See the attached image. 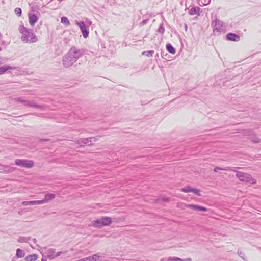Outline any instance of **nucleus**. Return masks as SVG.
<instances>
[{
	"label": "nucleus",
	"mask_w": 261,
	"mask_h": 261,
	"mask_svg": "<svg viewBox=\"0 0 261 261\" xmlns=\"http://www.w3.org/2000/svg\"><path fill=\"white\" fill-rule=\"evenodd\" d=\"M84 54V50L83 49L71 47L68 53L63 57V66L66 68L70 67Z\"/></svg>",
	"instance_id": "nucleus-1"
},
{
	"label": "nucleus",
	"mask_w": 261,
	"mask_h": 261,
	"mask_svg": "<svg viewBox=\"0 0 261 261\" xmlns=\"http://www.w3.org/2000/svg\"><path fill=\"white\" fill-rule=\"evenodd\" d=\"M18 30L22 34L21 39L23 43L32 44L38 41L37 37L33 30L28 29L23 25H20Z\"/></svg>",
	"instance_id": "nucleus-2"
},
{
	"label": "nucleus",
	"mask_w": 261,
	"mask_h": 261,
	"mask_svg": "<svg viewBox=\"0 0 261 261\" xmlns=\"http://www.w3.org/2000/svg\"><path fill=\"white\" fill-rule=\"evenodd\" d=\"M213 27V33L215 35H220L221 33L227 31V25L218 18H215L212 22Z\"/></svg>",
	"instance_id": "nucleus-3"
},
{
	"label": "nucleus",
	"mask_w": 261,
	"mask_h": 261,
	"mask_svg": "<svg viewBox=\"0 0 261 261\" xmlns=\"http://www.w3.org/2000/svg\"><path fill=\"white\" fill-rule=\"evenodd\" d=\"M112 223V220L110 217H103L92 222L93 226L97 228L101 227L103 226H109Z\"/></svg>",
	"instance_id": "nucleus-4"
},
{
	"label": "nucleus",
	"mask_w": 261,
	"mask_h": 261,
	"mask_svg": "<svg viewBox=\"0 0 261 261\" xmlns=\"http://www.w3.org/2000/svg\"><path fill=\"white\" fill-rule=\"evenodd\" d=\"M236 176L242 181H245L251 184H254L255 182V180L252 178L250 174L242 172H237Z\"/></svg>",
	"instance_id": "nucleus-5"
},
{
	"label": "nucleus",
	"mask_w": 261,
	"mask_h": 261,
	"mask_svg": "<svg viewBox=\"0 0 261 261\" xmlns=\"http://www.w3.org/2000/svg\"><path fill=\"white\" fill-rule=\"evenodd\" d=\"M15 163L17 166L27 168H31L34 165L33 161L26 159H16Z\"/></svg>",
	"instance_id": "nucleus-6"
},
{
	"label": "nucleus",
	"mask_w": 261,
	"mask_h": 261,
	"mask_svg": "<svg viewBox=\"0 0 261 261\" xmlns=\"http://www.w3.org/2000/svg\"><path fill=\"white\" fill-rule=\"evenodd\" d=\"M75 23L76 25H78L80 27L83 37L85 38H87L89 34V29L87 25H86L85 22L83 21H79L77 20H75Z\"/></svg>",
	"instance_id": "nucleus-7"
},
{
	"label": "nucleus",
	"mask_w": 261,
	"mask_h": 261,
	"mask_svg": "<svg viewBox=\"0 0 261 261\" xmlns=\"http://www.w3.org/2000/svg\"><path fill=\"white\" fill-rule=\"evenodd\" d=\"M97 139L96 137H91L89 138H82L80 139L78 143L81 145H91L92 144V143L93 142H95Z\"/></svg>",
	"instance_id": "nucleus-8"
},
{
	"label": "nucleus",
	"mask_w": 261,
	"mask_h": 261,
	"mask_svg": "<svg viewBox=\"0 0 261 261\" xmlns=\"http://www.w3.org/2000/svg\"><path fill=\"white\" fill-rule=\"evenodd\" d=\"M38 17L35 14H29V22L30 25L33 27L38 20Z\"/></svg>",
	"instance_id": "nucleus-9"
},
{
	"label": "nucleus",
	"mask_w": 261,
	"mask_h": 261,
	"mask_svg": "<svg viewBox=\"0 0 261 261\" xmlns=\"http://www.w3.org/2000/svg\"><path fill=\"white\" fill-rule=\"evenodd\" d=\"M227 38L228 40L232 41H236L238 42L240 39V37L238 35H237L234 33H229L227 34Z\"/></svg>",
	"instance_id": "nucleus-10"
},
{
	"label": "nucleus",
	"mask_w": 261,
	"mask_h": 261,
	"mask_svg": "<svg viewBox=\"0 0 261 261\" xmlns=\"http://www.w3.org/2000/svg\"><path fill=\"white\" fill-rule=\"evenodd\" d=\"M186 206L187 207L190 208L194 211H207V208L197 205H193V204H189L187 205Z\"/></svg>",
	"instance_id": "nucleus-11"
},
{
	"label": "nucleus",
	"mask_w": 261,
	"mask_h": 261,
	"mask_svg": "<svg viewBox=\"0 0 261 261\" xmlns=\"http://www.w3.org/2000/svg\"><path fill=\"white\" fill-rule=\"evenodd\" d=\"M46 254L47 258L52 259L55 258V250L54 249H49L44 253Z\"/></svg>",
	"instance_id": "nucleus-12"
},
{
	"label": "nucleus",
	"mask_w": 261,
	"mask_h": 261,
	"mask_svg": "<svg viewBox=\"0 0 261 261\" xmlns=\"http://www.w3.org/2000/svg\"><path fill=\"white\" fill-rule=\"evenodd\" d=\"M23 105L25 106L31 107H34V108H36L41 109L42 108V107L41 106L36 105L32 101H28V100H25V102H24Z\"/></svg>",
	"instance_id": "nucleus-13"
},
{
	"label": "nucleus",
	"mask_w": 261,
	"mask_h": 261,
	"mask_svg": "<svg viewBox=\"0 0 261 261\" xmlns=\"http://www.w3.org/2000/svg\"><path fill=\"white\" fill-rule=\"evenodd\" d=\"M100 256L99 253L95 254L92 256L86 257L87 261H98L99 260Z\"/></svg>",
	"instance_id": "nucleus-14"
},
{
	"label": "nucleus",
	"mask_w": 261,
	"mask_h": 261,
	"mask_svg": "<svg viewBox=\"0 0 261 261\" xmlns=\"http://www.w3.org/2000/svg\"><path fill=\"white\" fill-rule=\"evenodd\" d=\"M55 194L52 193H47L44 196V201L45 203H48L51 200L54 199L55 198Z\"/></svg>",
	"instance_id": "nucleus-15"
},
{
	"label": "nucleus",
	"mask_w": 261,
	"mask_h": 261,
	"mask_svg": "<svg viewBox=\"0 0 261 261\" xmlns=\"http://www.w3.org/2000/svg\"><path fill=\"white\" fill-rule=\"evenodd\" d=\"M13 68L9 65H5L0 67V75L4 74L9 69H13Z\"/></svg>",
	"instance_id": "nucleus-16"
},
{
	"label": "nucleus",
	"mask_w": 261,
	"mask_h": 261,
	"mask_svg": "<svg viewBox=\"0 0 261 261\" xmlns=\"http://www.w3.org/2000/svg\"><path fill=\"white\" fill-rule=\"evenodd\" d=\"M38 257L37 254H32L27 256L25 257L26 261H36Z\"/></svg>",
	"instance_id": "nucleus-17"
},
{
	"label": "nucleus",
	"mask_w": 261,
	"mask_h": 261,
	"mask_svg": "<svg viewBox=\"0 0 261 261\" xmlns=\"http://www.w3.org/2000/svg\"><path fill=\"white\" fill-rule=\"evenodd\" d=\"M16 256L18 258H22L25 256V252L23 250L20 249H17L16 250Z\"/></svg>",
	"instance_id": "nucleus-18"
},
{
	"label": "nucleus",
	"mask_w": 261,
	"mask_h": 261,
	"mask_svg": "<svg viewBox=\"0 0 261 261\" xmlns=\"http://www.w3.org/2000/svg\"><path fill=\"white\" fill-rule=\"evenodd\" d=\"M166 49L168 52L172 54H174L176 52L175 48L170 44L166 45Z\"/></svg>",
	"instance_id": "nucleus-19"
},
{
	"label": "nucleus",
	"mask_w": 261,
	"mask_h": 261,
	"mask_svg": "<svg viewBox=\"0 0 261 261\" xmlns=\"http://www.w3.org/2000/svg\"><path fill=\"white\" fill-rule=\"evenodd\" d=\"M30 240V237H20L18 239V242L19 243L28 242Z\"/></svg>",
	"instance_id": "nucleus-20"
},
{
	"label": "nucleus",
	"mask_w": 261,
	"mask_h": 261,
	"mask_svg": "<svg viewBox=\"0 0 261 261\" xmlns=\"http://www.w3.org/2000/svg\"><path fill=\"white\" fill-rule=\"evenodd\" d=\"M61 22L62 23L67 26L70 25V21L66 17H62L61 19Z\"/></svg>",
	"instance_id": "nucleus-21"
},
{
	"label": "nucleus",
	"mask_w": 261,
	"mask_h": 261,
	"mask_svg": "<svg viewBox=\"0 0 261 261\" xmlns=\"http://www.w3.org/2000/svg\"><path fill=\"white\" fill-rule=\"evenodd\" d=\"M192 189V188H191L190 186H187L184 188H182L181 189V191L182 192H184L185 193H188V192H191Z\"/></svg>",
	"instance_id": "nucleus-22"
},
{
	"label": "nucleus",
	"mask_w": 261,
	"mask_h": 261,
	"mask_svg": "<svg viewBox=\"0 0 261 261\" xmlns=\"http://www.w3.org/2000/svg\"><path fill=\"white\" fill-rule=\"evenodd\" d=\"M158 33L163 34L165 32V28L163 24H161L157 30Z\"/></svg>",
	"instance_id": "nucleus-23"
},
{
	"label": "nucleus",
	"mask_w": 261,
	"mask_h": 261,
	"mask_svg": "<svg viewBox=\"0 0 261 261\" xmlns=\"http://www.w3.org/2000/svg\"><path fill=\"white\" fill-rule=\"evenodd\" d=\"M22 204L24 206H27L28 205H35V201H23L22 203Z\"/></svg>",
	"instance_id": "nucleus-24"
},
{
	"label": "nucleus",
	"mask_w": 261,
	"mask_h": 261,
	"mask_svg": "<svg viewBox=\"0 0 261 261\" xmlns=\"http://www.w3.org/2000/svg\"><path fill=\"white\" fill-rule=\"evenodd\" d=\"M153 53H154L153 50H150V51H143L142 53V55H145L147 57H151V56H152Z\"/></svg>",
	"instance_id": "nucleus-25"
},
{
	"label": "nucleus",
	"mask_w": 261,
	"mask_h": 261,
	"mask_svg": "<svg viewBox=\"0 0 261 261\" xmlns=\"http://www.w3.org/2000/svg\"><path fill=\"white\" fill-rule=\"evenodd\" d=\"M181 258L177 257H169L168 258V261H181Z\"/></svg>",
	"instance_id": "nucleus-26"
},
{
	"label": "nucleus",
	"mask_w": 261,
	"mask_h": 261,
	"mask_svg": "<svg viewBox=\"0 0 261 261\" xmlns=\"http://www.w3.org/2000/svg\"><path fill=\"white\" fill-rule=\"evenodd\" d=\"M21 12H22L21 9V8H16L15 9V13L17 15H18V16H21Z\"/></svg>",
	"instance_id": "nucleus-27"
},
{
	"label": "nucleus",
	"mask_w": 261,
	"mask_h": 261,
	"mask_svg": "<svg viewBox=\"0 0 261 261\" xmlns=\"http://www.w3.org/2000/svg\"><path fill=\"white\" fill-rule=\"evenodd\" d=\"M199 9V8H197V10ZM197 13V9L196 8H192L190 10V14L194 15Z\"/></svg>",
	"instance_id": "nucleus-28"
},
{
	"label": "nucleus",
	"mask_w": 261,
	"mask_h": 261,
	"mask_svg": "<svg viewBox=\"0 0 261 261\" xmlns=\"http://www.w3.org/2000/svg\"><path fill=\"white\" fill-rule=\"evenodd\" d=\"M66 253V251H59L57 252H55V258L60 256L62 254H65Z\"/></svg>",
	"instance_id": "nucleus-29"
},
{
	"label": "nucleus",
	"mask_w": 261,
	"mask_h": 261,
	"mask_svg": "<svg viewBox=\"0 0 261 261\" xmlns=\"http://www.w3.org/2000/svg\"><path fill=\"white\" fill-rule=\"evenodd\" d=\"M191 192H193V193H194L198 196L200 195L199 190L197 189L192 188Z\"/></svg>",
	"instance_id": "nucleus-30"
},
{
	"label": "nucleus",
	"mask_w": 261,
	"mask_h": 261,
	"mask_svg": "<svg viewBox=\"0 0 261 261\" xmlns=\"http://www.w3.org/2000/svg\"><path fill=\"white\" fill-rule=\"evenodd\" d=\"M35 205L42 204L45 203L44 200L35 201Z\"/></svg>",
	"instance_id": "nucleus-31"
},
{
	"label": "nucleus",
	"mask_w": 261,
	"mask_h": 261,
	"mask_svg": "<svg viewBox=\"0 0 261 261\" xmlns=\"http://www.w3.org/2000/svg\"><path fill=\"white\" fill-rule=\"evenodd\" d=\"M23 98L18 97V98H15L13 99V100H14L15 102H20V103H21L22 100H23Z\"/></svg>",
	"instance_id": "nucleus-32"
},
{
	"label": "nucleus",
	"mask_w": 261,
	"mask_h": 261,
	"mask_svg": "<svg viewBox=\"0 0 261 261\" xmlns=\"http://www.w3.org/2000/svg\"><path fill=\"white\" fill-rule=\"evenodd\" d=\"M85 23L86 25H87L88 28H89L92 24V22L88 19H86V21L85 22Z\"/></svg>",
	"instance_id": "nucleus-33"
},
{
	"label": "nucleus",
	"mask_w": 261,
	"mask_h": 261,
	"mask_svg": "<svg viewBox=\"0 0 261 261\" xmlns=\"http://www.w3.org/2000/svg\"><path fill=\"white\" fill-rule=\"evenodd\" d=\"M218 170H227L228 169H227L221 168H220V167H215V168H214V171L215 172H217V171H218Z\"/></svg>",
	"instance_id": "nucleus-34"
},
{
	"label": "nucleus",
	"mask_w": 261,
	"mask_h": 261,
	"mask_svg": "<svg viewBox=\"0 0 261 261\" xmlns=\"http://www.w3.org/2000/svg\"><path fill=\"white\" fill-rule=\"evenodd\" d=\"M42 256H43V257L42 258V261H46L47 258H48L46 256V255L43 254Z\"/></svg>",
	"instance_id": "nucleus-35"
},
{
	"label": "nucleus",
	"mask_w": 261,
	"mask_h": 261,
	"mask_svg": "<svg viewBox=\"0 0 261 261\" xmlns=\"http://www.w3.org/2000/svg\"><path fill=\"white\" fill-rule=\"evenodd\" d=\"M181 261H192L191 258H187L186 259H181Z\"/></svg>",
	"instance_id": "nucleus-36"
},
{
	"label": "nucleus",
	"mask_w": 261,
	"mask_h": 261,
	"mask_svg": "<svg viewBox=\"0 0 261 261\" xmlns=\"http://www.w3.org/2000/svg\"><path fill=\"white\" fill-rule=\"evenodd\" d=\"M13 171V168H10V169H8V171L7 172V173H9V172H11Z\"/></svg>",
	"instance_id": "nucleus-37"
},
{
	"label": "nucleus",
	"mask_w": 261,
	"mask_h": 261,
	"mask_svg": "<svg viewBox=\"0 0 261 261\" xmlns=\"http://www.w3.org/2000/svg\"><path fill=\"white\" fill-rule=\"evenodd\" d=\"M147 20H143V21L142 22V24L143 25L147 23Z\"/></svg>",
	"instance_id": "nucleus-38"
},
{
	"label": "nucleus",
	"mask_w": 261,
	"mask_h": 261,
	"mask_svg": "<svg viewBox=\"0 0 261 261\" xmlns=\"http://www.w3.org/2000/svg\"><path fill=\"white\" fill-rule=\"evenodd\" d=\"M239 168H240L239 167H235V168H234V169H231L230 170L236 172V170H235V169H239Z\"/></svg>",
	"instance_id": "nucleus-39"
},
{
	"label": "nucleus",
	"mask_w": 261,
	"mask_h": 261,
	"mask_svg": "<svg viewBox=\"0 0 261 261\" xmlns=\"http://www.w3.org/2000/svg\"><path fill=\"white\" fill-rule=\"evenodd\" d=\"M163 200L164 201H168V198H165V199H163Z\"/></svg>",
	"instance_id": "nucleus-40"
},
{
	"label": "nucleus",
	"mask_w": 261,
	"mask_h": 261,
	"mask_svg": "<svg viewBox=\"0 0 261 261\" xmlns=\"http://www.w3.org/2000/svg\"><path fill=\"white\" fill-rule=\"evenodd\" d=\"M4 167H5V168H9V166H8V165L5 166Z\"/></svg>",
	"instance_id": "nucleus-41"
},
{
	"label": "nucleus",
	"mask_w": 261,
	"mask_h": 261,
	"mask_svg": "<svg viewBox=\"0 0 261 261\" xmlns=\"http://www.w3.org/2000/svg\"><path fill=\"white\" fill-rule=\"evenodd\" d=\"M25 101V100L23 99L21 103L23 104Z\"/></svg>",
	"instance_id": "nucleus-42"
},
{
	"label": "nucleus",
	"mask_w": 261,
	"mask_h": 261,
	"mask_svg": "<svg viewBox=\"0 0 261 261\" xmlns=\"http://www.w3.org/2000/svg\"><path fill=\"white\" fill-rule=\"evenodd\" d=\"M2 50V48L0 47V51Z\"/></svg>",
	"instance_id": "nucleus-43"
}]
</instances>
